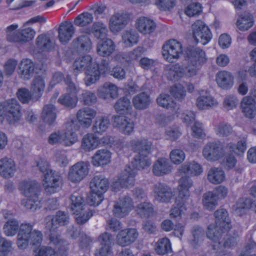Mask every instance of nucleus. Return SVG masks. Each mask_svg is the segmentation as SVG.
Instances as JSON below:
<instances>
[{
  "label": "nucleus",
  "instance_id": "1",
  "mask_svg": "<svg viewBox=\"0 0 256 256\" xmlns=\"http://www.w3.org/2000/svg\"><path fill=\"white\" fill-rule=\"evenodd\" d=\"M73 67L75 75L80 72H85L84 82L86 86L94 84L99 79L98 64L92 62V58L90 55L77 58L73 64Z\"/></svg>",
  "mask_w": 256,
  "mask_h": 256
},
{
  "label": "nucleus",
  "instance_id": "2",
  "mask_svg": "<svg viewBox=\"0 0 256 256\" xmlns=\"http://www.w3.org/2000/svg\"><path fill=\"white\" fill-rule=\"evenodd\" d=\"M215 224H210L206 232L208 238L213 242L218 240L222 234L229 230L232 226L226 210L220 208L214 212Z\"/></svg>",
  "mask_w": 256,
  "mask_h": 256
},
{
  "label": "nucleus",
  "instance_id": "3",
  "mask_svg": "<svg viewBox=\"0 0 256 256\" xmlns=\"http://www.w3.org/2000/svg\"><path fill=\"white\" fill-rule=\"evenodd\" d=\"M131 146L134 150L138 153L132 162V166L138 170L150 166L151 161L148 156L152 152V142L144 138L134 140L131 142Z\"/></svg>",
  "mask_w": 256,
  "mask_h": 256
},
{
  "label": "nucleus",
  "instance_id": "4",
  "mask_svg": "<svg viewBox=\"0 0 256 256\" xmlns=\"http://www.w3.org/2000/svg\"><path fill=\"white\" fill-rule=\"evenodd\" d=\"M22 194L26 198L22 204L27 208L34 211L41 207L38 196L40 192V185L35 180L22 181L20 184Z\"/></svg>",
  "mask_w": 256,
  "mask_h": 256
},
{
  "label": "nucleus",
  "instance_id": "5",
  "mask_svg": "<svg viewBox=\"0 0 256 256\" xmlns=\"http://www.w3.org/2000/svg\"><path fill=\"white\" fill-rule=\"evenodd\" d=\"M22 118L21 108L18 102L15 98L6 100L0 102V120L4 118L11 125L18 123Z\"/></svg>",
  "mask_w": 256,
  "mask_h": 256
},
{
  "label": "nucleus",
  "instance_id": "6",
  "mask_svg": "<svg viewBox=\"0 0 256 256\" xmlns=\"http://www.w3.org/2000/svg\"><path fill=\"white\" fill-rule=\"evenodd\" d=\"M162 50L164 58L170 62L178 60L183 52L182 43L175 39L166 41L162 46Z\"/></svg>",
  "mask_w": 256,
  "mask_h": 256
},
{
  "label": "nucleus",
  "instance_id": "7",
  "mask_svg": "<svg viewBox=\"0 0 256 256\" xmlns=\"http://www.w3.org/2000/svg\"><path fill=\"white\" fill-rule=\"evenodd\" d=\"M42 182L46 192L50 194L59 192L62 185L61 174L55 170L50 171L44 175Z\"/></svg>",
  "mask_w": 256,
  "mask_h": 256
},
{
  "label": "nucleus",
  "instance_id": "8",
  "mask_svg": "<svg viewBox=\"0 0 256 256\" xmlns=\"http://www.w3.org/2000/svg\"><path fill=\"white\" fill-rule=\"evenodd\" d=\"M192 28L193 36L197 42L206 45L211 40L212 34L203 22L196 20L192 24Z\"/></svg>",
  "mask_w": 256,
  "mask_h": 256
},
{
  "label": "nucleus",
  "instance_id": "9",
  "mask_svg": "<svg viewBox=\"0 0 256 256\" xmlns=\"http://www.w3.org/2000/svg\"><path fill=\"white\" fill-rule=\"evenodd\" d=\"M133 207L132 199L130 196H124L114 202L112 213L116 218H123L128 215Z\"/></svg>",
  "mask_w": 256,
  "mask_h": 256
},
{
  "label": "nucleus",
  "instance_id": "10",
  "mask_svg": "<svg viewBox=\"0 0 256 256\" xmlns=\"http://www.w3.org/2000/svg\"><path fill=\"white\" fill-rule=\"evenodd\" d=\"M68 214L63 211H58L54 216H47L45 218L46 228L50 232H54L59 226L68 224L70 222Z\"/></svg>",
  "mask_w": 256,
  "mask_h": 256
},
{
  "label": "nucleus",
  "instance_id": "11",
  "mask_svg": "<svg viewBox=\"0 0 256 256\" xmlns=\"http://www.w3.org/2000/svg\"><path fill=\"white\" fill-rule=\"evenodd\" d=\"M135 167L126 166L122 171L118 178L116 184H118L121 188H130L134 186L135 184V176L137 174V170Z\"/></svg>",
  "mask_w": 256,
  "mask_h": 256
},
{
  "label": "nucleus",
  "instance_id": "12",
  "mask_svg": "<svg viewBox=\"0 0 256 256\" xmlns=\"http://www.w3.org/2000/svg\"><path fill=\"white\" fill-rule=\"evenodd\" d=\"M88 173L87 163L80 162L73 165L68 173V179L72 182H78L82 180Z\"/></svg>",
  "mask_w": 256,
  "mask_h": 256
},
{
  "label": "nucleus",
  "instance_id": "13",
  "mask_svg": "<svg viewBox=\"0 0 256 256\" xmlns=\"http://www.w3.org/2000/svg\"><path fill=\"white\" fill-rule=\"evenodd\" d=\"M222 154V146L220 142H209L204 146L202 150V156L208 161L217 160Z\"/></svg>",
  "mask_w": 256,
  "mask_h": 256
},
{
  "label": "nucleus",
  "instance_id": "14",
  "mask_svg": "<svg viewBox=\"0 0 256 256\" xmlns=\"http://www.w3.org/2000/svg\"><path fill=\"white\" fill-rule=\"evenodd\" d=\"M78 136L74 133L68 136L66 134L58 131L52 133L48 138V142L52 145L62 144L64 146H70L78 141Z\"/></svg>",
  "mask_w": 256,
  "mask_h": 256
},
{
  "label": "nucleus",
  "instance_id": "15",
  "mask_svg": "<svg viewBox=\"0 0 256 256\" xmlns=\"http://www.w3.org/2000/svg\"><path fill=\"white\" fill-rule=\"evenodd\" d=\"M113 126L120 132L130 134L134 130V122L130 118L124 116H114L112 117Z\"/></svg>",
  "mask_w": 256,
  "mask_h": 256
},
{
  "label": "nucleus",
  "instance_id": "16",
  "mask_svg": "<svg viewBox=\"0 0 256 256\" xmlns=\"http://www.w3.org/2000/svg\"><path fill=\"white\" fill-rule=\"evenodd\" d=\"M130 15L127 13H116L113 14L109 21V28L112 32H118L124 29L130 20Z\"/></svg>",
  "mask_w": 256,
  "mask_h": 256
},
{
  "label": "nucleus",
  "instance_id": "17",
  "mask_svg": "<svg viewBox=\"0 0 256 256\" xmlns=\"http://www.w3.org/2000/svg\"><path fill=\"white\" fill-rule=\"evenodd\" d=\"M138 234L135 228H126L121 230L116 236V242L121 246H130L137 239Z\"/></svg>",
  "mask_w": 256,
  "mask_h": 256
},
{
  "label": "nucleus",
  "instance_id": "18",
  "mask_svg": "<svg viewBox=\"0 0 256 256\" xmlns=\"http://www.w3.org/2000/svg\"><path fill=\"white\" fill-rule=\"evenodd\" d=\"M154 192L156 200L160 202H169L173 196L171 188L163 184H155L154 187Z\"/></svg>",
  "mask_w": 256,
  "mask_h": 256
},
{
  "label": "nucleus",
  "instance_id": "19",
  "mask_svg": "<svg viewBox=\"0 0 256 256\" xmlns=\"http://www.w3.org/2000/svg\"><path fill=\"white\" fill-rule=\"evenodd\" d=\"M96 112L88 107L79 110L76 113V118L80 126L88 128L92 124V119L96 116Z\"/></svg>",
  "mask_w": 256,
  "mask_h": 256
},
{
  "label": "nucleus",
  "instance_id": "20",
  "mask_svg": "<svg viewBox=\"0 0 256 256\" xmlns=\"http://www.w3.org/2000/svg\"><path fill=\"white\" fill-rule=\"evenodd\" d=\"M193 185L192 180L187 176H182L178 181V194L176 196L177 202L186 200L190 196L189 189Z\"/></svg>",
  "mask_w": 256,
  "mask_h": 256
},
{
  "label": "nucleus",
  "instance_id": "21",
  "mask_svg": "<svg viewBox=\"0 0 256 256\" xmlns=\"http://www.w3.org/2000/svg\"><path fill=\"white\" fill-rule=\"evenodd\" d=\"M32 226L30 224H22L17 236V245L20 249L24 250L28 244V236L32 231Z\"/></svg>",
  "mask_w": 256,
  "mask_h": 256
},
{
  "label": "nucleus",
  "instance_id": "22",
  "mask_svg": "<svg viewBox=\"0 0 256 256\" xmlns=\"http://www.w3.org/2000/svg\"><path fill=\"white\" fill-rule=\"evenodd\" d=\"M58 38L62 44H66L70 40L74 33V28L71 22H62L58 30Z\"/></svg>",
  "mask_w": 256,
  "mask_h": 256
},
{
  "label": "nucleus",
  "instance_id": "23",
  "mask_svg": "<svg viewBox=\"0 0 256 256\" xmlns=\"http://www.w3.org/2000/svg\"><path fill=\"white\" fill-rule=\"evenodd\" d=\"M135 26L138 30L143 34H150L156 28L155 22L150 18L140 17L136 22Z\"/></svg>",
  "mask_w": 256,
  "mask_h": 256
},
{
  "label": "nucleus",
  "instance_id": "24",
  "mask_svg": "<svg viewBox=\"0 0 256 256\" xmlns=\"http://www.w3.org/2000/svg\"><path fill=\"white\" fill-rule=\"evenodd\" d=\"M90 39L86 35H82L74 39L72 43V48L80 52H89L92 48Z\"/></svg>",
  "mask_w": 256,
  "mask_h": 256
},
{
  "label": "nucleus",
  "instance_id": "25",
  "mask_svg": "<svg viewBox=\"0 0 256 256\" xmlns=\"http://www.w3.org/2000/svg\"><path fill=\"white\" fill-rule=\"evenodd\" d=\"M115 47L114 42L111 39L106 38L98 43L96 52L99 56L107 57L112 54L115 50Z\"/></svg>",
  "mask_w": 256,
  "mask_h": 256
},
{
  "label": "nucleus",
  "instance_id": "26",
  "mask_svg": "<svg viewBox=\"0 0 256 256\" xmlns=\"http://www.w3.org/2000/svg\"><path fill=\"white\" fill-rule=\"evenodd\" d=\"M165 70L168 78L171 80H178L186 76L184 65L178 63L166 66Z\"/></svg>",
  "mask_w": 256,
  "mask_h": 256
},
{
  "label": "nucleus",
  "instance_id": "27",
  "mask_svg": "<svg viewBox=\"0 0 256 256\" xmlns=\"http://www.w3.org/2000/svg\"><path fill=\"white\" fill-rule=\"evenodd\" d=\"M16 170L14 161L10 158L0 160V175L5 178L12 177Z\"/></svg>",
  "mask_w": 256,
  "mask_h": 256
},
{
  "label": "nucleus",
  "instance_id": "28",
  "mask_svg": "<svg viewBox=\"0 0 256 256\" xmlns=\"http://www.w3.org/2000/svg\"><path fill=\"white\" fill-rule=\"evenodd\" d=\"M132 102L136 109L144 110L149 108L152 100L150 94L146 92H142L134 96Z\"/></svg>",
  "mask_w": 256,
  "mask_h": 256
},
{
  "label": "nucleus",
  "instance_id": "29",
  "mask_svg": "<svg viewBox=\"0 0 256 256\" xmlns=\"http://www.w3.org/2000/svg\"><path fill=\"white\" fill-rule=\"evenodd\" d=\"M256 102L250 96L243 98L240 106L242 111L244 115L250 118H253L256 114Z\"/></svg>",
  "mask_w": 256,
  "mask_h": 256
},
{
  "label": "nucleus",
  "instance_id": "30",
  "mask_svg": "<svg viewBox=\"0 0 256 256\" xmlns=\"http://www.w3.org/2000/svg\"><path fill=\"white\" fill-rule=\"evenodd\" d=\"M110 126V120L108 116H97L92 127V132L98 134H102L106 131Z\"/></svg>",
  "mask_w": 256,
  "mask_h": 256
},
{
  "label": "nucleus",
  "instance_id": "31",
  "mask_svg": "<svg viewBox=\"0 0 256 256\" xmlns=\"http://www.w3.org/2000/svg\"><path fill=\"white\" fill-rule=\"evenodd\" d=\"M109 182L108 180L102 176H96L90 182L92 192L104 194L108 190Z\"/></svg>",
  "mask_w": 256,
  "mask_h": 256
},
{
  "label": "nucleus",
  "instance_id": "32",
  "mask_svg": "<svg viewBox=\"0 0 256 256\" xmlns=\"http://www.w3.org/2000/svg\"><path fill=\"white\" fill-rule=\"evenodd\" d=\"M34 64L30 59L22 60L19 65L18 74L24 80L30 79L34 74Z\"/></svg>",
  "mask_w": 256,
  "mask_h": 256
},
{
  "label": "nucleus",
  "instance_id": "33",
  "mask_svg": "<svg viewBox=\"0 0 256 256\" xmlns=\"http://www.w3.org/2000/svg\"><path fill=\"white\" fill-rule=\"evenodd\" d=\"M36 35L35 30L31 28H24L17 31V36L14 38L10 36L12 41L20 43H26L32 40Z\"/></svg>",
  "mask_w": 256,
  "mask_h": 256
},
{
  "label": "nucleus",
  "instance_id": "34",
  "mask_svg": "<svg viewBox=\"0 0 256 256\" xmlns=\"http://www.w3.org/2000/svg\"><path fill=\"white\" fill-rule=\"evenodd\" d=\"M111 153L106 149L97 150L92 157V163L94 166L106 165L110 161Z\"/></svg>",
  "mask_w": 256,
  "mask_h": 256
},
{
  "label": "nucleus",
  "instance_id": "35",
  "mask_svg": "<svg viewBox=\"0 0 256 256\" xmlns=\"http://www.w3.org/2000/svg\"><path fill=\"white\" fill-rule=\"evenodd\" d=\"M98 95L100 98L107 99L116 98L118 96V88L116 86L110 83H105L98 90Z\"/></svg>",
  "mask_w": 256,
  "mask_h": 256
},
{
  "label": "nucleus",
  "instance_id": "36",
  "mask_svg": "<svg viewBox=\"0 0 256 256\" xmlns=\"http://www.w3.org/2000/svg\"><path fill=\"white\" fill-rule=\"evenodd\" d=\"M156 101L160 106L170 110L172 113L177 112L178 108L176 103L169 94H161L158 96Z\"/></svg>",
  "mask_w": 256,
  "mask_h": 256
},
{
  "label": "nucleus",
  "instance_id": "37",
  "mask_svg": "<svg viewBox=\"0 0 256 256\" xmlns=\"http://www.w3.org/2000/svg\"><path fill=\"white\" fill-rule=\"evenodd\" d=\"M216 80L218 86L224 89L230 88L234 84L233 76L226 70L220 71L216 74Z\"/></svg>",
  "mask_w": 256,
  "mask_h": 256
},
{
  "label": "nucleus",
  "instance_id": "38",
  "mask_svg": "<svg viewBox=\"0 0 256 256\" xmlns=\"http://www.w3.org/2000/svg\"><path fill=\"white\" fill-rule=\"evenodd\" d=\"M71 204L70 210L73 214H78L86 208L84 200L78 192H73L70 196Z\"/></svg>",
  "mask_w": 256,
  "mask_h": 256
},
{
  "label": "nucleus",
  "instance_id": "39",
  "mask_svg": "<svg viewBox=\"0 0 256 256\" xmlns=\"http://www.w3.org/2000/svg\"><path fill=\"white\" fill-rule=\"evenodd\" d=\"M179 172L196 176L202 173V168L200 164L194 161L186 162L180 166Z\"/></svg>",
  "mask_w": 256,
  "mask_h": 256
},
{
  "label": "nucleus",
  "instance_id": "40",
  "mask_svg": "<svg viewBox=\"0 0 256 256\" xmlns=\"http://www.w3.org/2000/svg\"><path fill=\"white\" fill-rule=\"evenodd\" d=\"M170 171L171 166L168 160L164 158H158L153 166L152 172L156 176L168 174Z\"/></svg>",
  "mask_w": 256,
  "mask_h": 256
},
{
  "label": "nucleus",
  "instance_id": "41",
  "mask_svg": "<svg viewBox=\"0 0 256 256\" xmlns=\"http://www.w3.org/2000/svg\"><path fill=\"white\" fill-rule=\"evenodd\" d=\"M100 144V140L94 134H86L82 140V148L86 152H90L96 149Z\"/></svg>",
  "mask_w": 256,
  "mask_h": 256
},
{
  "label": "nucleus",
  "instance_id": "42",
  "mask_svg": "<svg viewBox=\"0 0 256 256\" xmlns=\"http://www.w3.org/2000/svg\"><path fill=\"white\" fill-rule=\"evenodd\" d=\"M114 108L116 112L120 114H130L132 110L130 100L126 96L120 98L115 103Z\"/></svg>",
  "mask_w": 256,
  "mask_h": 256
},
{
  "label": "nucleus",
  "instance_id": "43",
  "mask_svg": "<svg viewBox=\"0 0 256 256\" xmlns=\"http://www.w3.org/2000/svg\"><path fill=\"white\" fill-rule=\"evenodd\" d=\"M45 88V82L40 76H36L32 81L30 91L35 96L36 100H39L42 96Z\"/></svg>",
  "mask_w": 256,
  "mask_h": 256
},
{
  "label": "nucleus",
  "instance_id": "44",
  "mask_svg": "<svg viewBox=\"0 0 256 256\" xmlns=\"http://www.w3.org/2000/svg\"><path fill=\"white\" fill-rule=\"evenodd\" d=\"M188 56L190 61L201 66L207 60L205 52L199 48H192L188 53Z\"/></svg>",
  "mask_w": 256,
  "mask_h": 256
},
{
  "label": "nucleus",
  "instance_id": "45",
  "mask_svg": "<svg viewBox=\"0 0 256 256\" xmlns=\"http://www.w3.org/2000/svg\"><path fill=\"white\" fill-rule=\"evenodd\" d=\"M136 214L140 217L147 218L153 215L154 212V206L150 202H142L138 204L135 210Z\"/></svg>",
  "mask_w": 256,
  "mask_h": 256
},
{
  "label": "nucleus",
  "instance_id": "46",
  "mask_svg": "<svg viewBox=\"0 0 256 256\" xmlns=\"http://www.w3.org/2000/svg\"><path fill=\"white\" fill-rule=\"evenodd\" d=\"M122 42L126 46L130 47L136 44L139 39L138 33L134 30H127L122 33Z\"/></svg>",
  "mask_w": 256,
  "mask_h": 256
},
{
  "label": "nucleus",
  "instance_id": "47",
  "mask_svg": "<svg viewBox=\"0 0 256 256\" xmlns=\"http://www.w3.org/2000/svg\"><path fill=\"white\" fill-rule=\"evenodd\" d=\"M208 180L213 184H220L222 182L225 178L224 171L218 168H212L208 172Z\"/></svg>",
  "mask_w": 256,
  "mask_h": 256
},
{
  "label": "nucleus",
  "instance_id": "48",
  "mask_svg": "<svg viewBox=\"0 0 256 256\" xmlns=\"http://www.w3.org/2000/svg\"><path fill=\"white\" fill-rule=\"evenodd\" d=\"M191 232L192 238L190 241L191 246L196 248L200 245L204 238V230L202 228L198 226H195L192 227Z\"/></svg>",
  "mask_w": 256,
  "mask_h": 256
},
{
  "label": "nucleus",
  "instance_id": "49",
  "mask_svg": "<svg viewBox=\"0 0 256 256\" xmlns=\"http://www.w3.org/2000/svg\"><path fill=\"white\" fill-rule=\"evenodd\" d=\"M56 117V108L51 104L45 105L42 112V118L44 120L50 125L55 121Z\"/></svg>",
  "mask_w": 256,
  "mask_h": 256
},
{
  "label": "nucleus",
  "instance_id": "50",
  "mask_svg": "<svg viewBox=\"0 0 256 256\" xmlns=\"http://www.w3.org/2000/svg\"><path fill=\"white\" fill-rule=\"evenodd\" d=\"M217 104L216 100L208 94L200 96L196 100V106L200 110L208 109Z\"/></svg>",
  "mask_w": 256,
  "mask_h": 256
},
{
  "label": "nucleus",
  "instance_id": "51",
  "mask_svg": "<svg viewBox=\"0 0 256 256\" xmlns=\"http://www.w3.org/2000/svg\"><path fill=\"white\" fill-rule=\"evenodd\" d=\"M16 96L18 100L23 104H28L38 101L35 96L26 88H20L18 90Z\"/></svg>",
  "mask_w": 256,
  "mask_h": 256
},
{
  "label": "nucleus",
  "instance_id": "52",
  "mask_svg": "<svg viewBox=\"0 0 256 256\" xmlns=\"http://www.w3.org/2000/svg\"><path fill=\"white\" fill-rule=\"evenodd\" d=\"M218 198L216 194L212 192H208L204 194L202 204L204 208L208 210H212L214 209L218 204Z\"/></svg>",
  "mask_w": 256,
  "mask_h": 256
},
{
  "label": "nucleus",
  "instance_id": "53",
  "mask_svg": "<svg viewBox=\"0 0 256 256\" xmlns=\"http://www.w3.org/2000/svg\"><path fill=\"white\" fill-rule=\"evenodd\" d=\"M253 17L249 13L242 14L236 22L238 28L242 31L248 30L253 26Z\"/></svg>",
  "mask_w": 256,
  "mask_h": 256
},
{
  "label": "nucleus",
  "instance_id": "54",
  "mask_svg": "<svg viewBox=\"0 0 256 256\" xmlns=\"http://www.w3.org/2000/svg\"><path fill=\"white\" fill-rule=\"evenodd\" d=\"M155 250L160 255H164L172 252L171 244L168 238L160 239L155 245Z\"/></svg>",
  "mask_w": 256,
  "mask_h": 256
},
{
  "label": "nucleus",
  "instance_id": "55",
  "mask_svg": "<svg viewBox=\"0 0 256 256\" xmlns=\"http://www.w3.org/2000/svg\"><path fill=\"white\" fill-rule=\"evenodd\" d=\"M92 32L96 38L102 40L106 38L108 29L105 24L96 22L92 24Z\"/></svg>",
  "mask_w": 256,
  "mask_h": 256
},
{
  "label": "nucleus",
  "instance_id": "56",
  "mask_svg": "<svg viewBox=\"0 0 256 256\" xmlns=\"http://www.w3.org/2000/svg\"><path fill=\"white\" fill-rule=\"evenodd\" d=\"M37 48L42 51H48L52 47V44L49 37L45 34L39 35L36 38Z\"/></svg>",
  "mask_w": 256,
  "mask_h": 256
},
{
  "label": "nucleus",
  "instance_id": "57",
  "mask_svg": "<svg viewBox=\"0 0 256 256\" xmlns=\"http://www.w3.org/2000/svg\"><path fill=\"white\" fill-rule=\"evenodd\" d=\"M226 148L230 152L240 155L244 152L246 148V140L243 138L238 141L236 144L230 142L227 144Z\"/></svg>",
  "mask_w": 256,
  "mask_h": 256
},
{
  "label": "nucleus",
  "instance_id": "58",
  "mask_svg": "<svg viewBox=\"0 0 256 256\" xmlns=\"http://www.w3.org/2000/svg\"><path fill=\"white\" fill-rule=\"evenodd\" d=\"M186 200H179L177 202L176 198L175 203L176 206L172 208L170 211V216L171 218L179 220L181 218L182 214L186 210L184 206V203Z\"/></svg>",
  "mask_w": 256,
  "mask_h": 256
},
{
  "label": "nucleus",
  "instance_id": "59",
  "mask_svg": "<svg viewBox=\"0 0 256 256\" xmlns=\"http://www.w3.org/2000/svg\"><path fill=\"white\" fill-rule=\"evenodd\" d=\"M58 102L62 105L70 108H74L78 102L77 96L66 93L62 94L58 99Z\"/></svg>",
  "mask_w": 256,
  "mask_h": 256
},
{
  "label": "nucleus",
  "instance_id": "60",
  "mask_svg": "<svg viewBox=\"0 0 256 256\" xmlns=\"http://www.w3.org/2000/svg\"><path fill=\"white\" fill-rule=\"evenodd\" d=\"M18 228V222L15 219L8 220L4 226V232L6 236H14Z\"/></svg>",
  "mask_w": 256,
  "mask_h": 256
},
{
  "label": "nucleus",
  "instance_id": "61",
  "mask_svg": "<svg viewBox=\"0 0 256 256\" xmlns=\"http://www.w3.org/2000/svg\"><path fill=\"white\" fill-rule=\"evenodd\" d=\"M93 20V16L90 13L83 12L78 16L74 20L75 25L79 26H84L90 24Z\"/></svg>",
  "mask_w": 256,
  "mask_h": 256
},
{
  "label": "nucleus",
  "instance_id": "62",
  "mask_svg": "<svg viewBox=\"0 0 256 256\" xmlns=\"http://www.w3.org/2000/svg\"><path fill=\"white\" fill-rule=\"evenodd\" d=\"M64 83L66 86V93L77 96V94L80 92V88L72 80L70 76H67L65 78Z\"/></svg>",
  "mask_w": 256,
  "mask_h": 256
},
{
  "label": "nucleus",
  "instance_id": "63",
  "mask_svg": "<svg viewBox=\"0 0 256 256\" xmlns=\"http://www.w3.org/2000/svg\"><path fill=\"white\" fill-rule=\"evenodd\" d=\"M170 92V94L178 100H183L186 95L184 88L180 84H176L171 86Z\"/></svg>",
  "mask_w": 256,
  "mask_h": 256
},
{
  "label": "nucleus",
  "instance_id": "64",
  "mask_svg": "<svg viewBox=\"0 0 256 256\" xmlns=\"http://www.w3.org/2000/svg\"><path fill=\"white\" fill-rule=\"evenodd\" d=\"M144 52V48L142 46H138L133 50L128 52L126 56V60L129 62H132L140 58Z\"/></svg>",
  "mask_w": 256,
  "mask_h": 256
}]
</instances>
